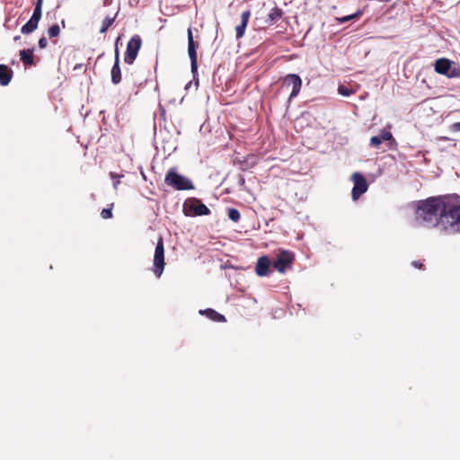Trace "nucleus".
Returning a JSON list of instances; mask_svg holds the SVG:
<instances>
[{
    "mask_svg": "<svg viewBox=\"0 0 460 460\" xmlns=\"http://www.w3.org/2000/svg\"><path fill=\"white\" fill-rule=\"evenodd\" d=\"M20 40V36H15L14 40Z\"/></svg>",
    "mask_w": 460,
    "mask_h": 460,
    "instance_id": "obj_35",
    "label": "nucleus"
},
{
    "mask_svg": "<svg viewBox=\"0 0 460 460\" xmlns=\"http://www.w3.org/2000/svg\"><path fill=\"white\" fill-rule=\"evenodd\" d=\"M42 4L43 0H36L31 17L21 29L22 34H30L38 28L39 22L42 15Z\"/></svg>",
    "mask_w": 460,
    "mask_h": 460,
    "instance_id": "obj_6",
    "label": "nucleus"
},
{
    "mask_svg": "<svg viewBox=\"0 0 460 460\" xmlns=\"http://www.w3.org/2000/svg\"><path fill=\"white\" fill-rule=\"evenodd\" d=\"M47 40L45 37H41L40 40H39V47L40 49H45L47 47Z\"/></svg>",
    "mask_w": 460,
    "mask_h": 460,
    "instance_id": "obj_28",
    "label": "nucleus"
},
{
    "mask_svg": "<svg viewBox=\"0 0 460 460\" xmlns=\"http://www.w3.org/2000/svg\"><path fill=\"white\" fill-rule=\"evenodd\" d=\"M448 196L429 197L416 202L415 224L426 228L441 229L442 215L445 214Z\"/></svg>",
    "mask_w": 460,
    "mask_h": 460,
    "instance_id": "obj_1",
    "label": "nucleus"
},
{
    "mask_svg": "<svg viewBox=\"0 0 460 460\" xmlns=\"http://www.w3.org/2000/svg\"><path fill=\"white\" fill-rule=\"evenodd\" d=\"M59 33H60V28H59L58 24H53L48 30V34H49V38H56L59 35Z\"/></svg>",
    "mask_w": 460,
    "mask_h": 460,
    "instance_id": "obj_24",
    "label": "nucleus"
},
{
    "mask_svg": "<svg viewBox=\"0 0 460 460\" xmlns=\"http://www.w3.org/2000/svg\"><path fill=\"white\" fill-rule=\"evenodd\" d=\"M142 45V40L139 35H134L127 44V49L124 56L125 63L131 65L137 57Z\"/></svg>",
    "mask_w": 460,
    "mask_h": 460,
    "instance_id": "obj_9",
    "label": "nucleus"
},
{
    "mask_svg": "<svg viewBox=\"0 0 460 460\" xmlns=\"http://www.w3.org/2000/svg\"><path fill=\"white\" fill-rule=\"evenodd\" d=\"M351 178L354 182L352 189V199L357 200L363 193L367 190V184L364 176L360 172H354Z\"/></svg>",
    "mask_w": 460,
    "mask_h": 460,
    "instance_id": "obj_10",
    "label": "nucleus"
},
{
    "mask_svg": "<svg viewBox=\"0 0 460 460\" xmlns=\"http://www.w3.org/2000/svg\"><path fill=\"white\" fill-rule=\"evenodd\" d=\"M384 141H389L390 145L395 143L394 138L390 131L385 129L382 130L379 135L374 136L370 138L369 145L371 147L378 148Z\"/></svg>",
    "mask_w": 460,
    "mask_h": 460,
    "instance_id": "obj_12",
    "label": "nucleus"
},
{
    "mask_svg": "<svg viewBox=\"0 0 460 460\" xmlns=\"http://www.w3.org/2000/svg\"><path fill=\"white\" fill-rule=\"evenodd\" d=\"M338 93L342 96L349 97L354 93V91L346 85L341 84L338 87Z\"/></svg>",
    "mask_w": 460,
    "mask_h": 460,
    "instance_id": "obj_23",
    "label": "nucleus"
},
{
    "mask_svg": "<svg viewBox=\"0 0 460 460\" xmlns=\"http://www.w3.org/2000/svg\"><path fill=\"white\" fill-rule=\"evenodd\" d=\"M199 314L206 315L208 319L212 320L213 322H226V318L223 314L217 313V311L211 308L199 310Z\"/></svg>",
    "mask_w": 460,
    "mask_h": 460,
    "instance_id": "obj_18",
    "label": "nucleus"
},
{
    "mask_svg": "<svg viewBox=\"0 0 460 460\" xmlns=\"http://www.w3.org/2000/svg\"><path fill=\"white\" fill-rule=\"evenodd\" d=\"M33 49H22L20 51V58L25 65L33 64Z\"/></svg>",
    "mask_w": 460,
    "mask_h": 460,
    "instance_id": "obj_20",
    "label": "nucleus"
},
{
    "mask_svg": "<svg viewBox=\"0 0 460 460\" xmlns=\"http://www.w3.org/2000/svg\"><path fill=\"white\" fill-rule=\"evenodd\" d=\"M447 77L460 78V66L452 61Z\"/></svg>",
    "mask_w": 460,
    "mask_h": 460,
    "instance_id": "obj_21",
    "label": "nucleus"
},
{
    "mask_svg": "<svg viewBox=\"0 0 460 460\" xmlns=\"http://www.w3.org/2000/svg\"><path fill=\"white\" fill-rule=\"evenodd\" d=\"M119 183V179L114 180V181H113V187H114L115 189H117V188H118Z\"/></svg>",
    "mask_w": 460,
    "mask_h": 460,
    "instance_id": "obj_32",
    "label": "nucleus"
},
{
    "mask_svg": "<svg viewBox=\"0 0 460 460\" xmlns=\"http://www.w3.org/2000/svg\"><path fill=\"white\" fill-rule=\"evenodd\" d=\"M362 14V12L361 11H358L357 13H353V14H349V15H347V16H343V17H341V18H337V20L341 22V23H344V22H347L352 19H355V18H358L359 17L360 15Z\"/></svg>",
    "mask_w": 460,
    "mask_h": 460,
    "instance_id": "obj_25",
    "label": "nucleus"
},
{
    "mask_svg": "<svg viewBox=\"0 0 460 460\" xmlns=\"http://www.w3.org/2000/svg\"><path fill=\"white\" fill-rule=\"evenodd\" d=\"M240 212L238 209L236 208H229L228 210V217L234 221V222H238L239 219H240Z\"/></svg>",
    "mask_w": 460,
    "mask_h": 460,
    "instance_id": "obj_26",
    "label": "nucleus"
},
{
    "mask_svg": "<svg viewBox=\"0 0 460 460\" xmlns=\"http://www.w3.org/2000/svg\"><path fill=\"white\" fill-rule=\"evenodd\" d=\"M154 267L153 271L157 278H160L164 269V247L163 238L160 237L157 241L155 254H154Z\"/></svg>",
    "mask_w": 460,
    "mask_h": 460,
    "instance_id": "obj_7",
    "label": "nucleus"
},
{
    "mask_svg": "<svg viewBox=\"0 0 460 460\" xmlns=\"http://www.w3.org/2000/svg\"><path fill=\"white\" fill-rule=\"evenodd\" d=\"M13 76V71L5 65H0V84L7 85Z\"/></svg>",
    "mask_w": 460,
    "mask_h": 460,
    "instance_id": "obj_17",
    "label": "nucleus"
},
{
    "mask_svg": "<svg viewBox=\"0 0 460 460\" xmlns=\"http://www.w3.org/2000/svg\"><path fill=\"white\" fill-rule=\"evenodd\" d=\"M183 211L186 216L191 217L207 216L210 214V209L196 198L188 199L184 202Z\"/></svg>",
    "mask_w": 460,
    "mask_h": 460,
    "instance_id": "obj_4",
    "label": "nucleus"
},
{
    "mask_svg": "<svg viewBox=\"0 0 460 460\" xmlns=\"http://www.w3.org/2000/svg\"><path fill=\"white\" fill-rule=\"evenodd\" d=\"M101 216L103 219H108L112 217L111 208H103L101 212Z\"/></svg>",
    "mask_w": 460,
    "mask_h": 460,
    "instance_id": "obj_27",
    "label": "nucleus"
},
{
    "mask_svg": "<svg viewBox=\"0 0 460 460\" xmlns=\"http://www.w3.org/2000/svg\"><path fill=\"white\" fill-rule=\"evenodd\" d=\"M111 177L114 180V179H115V177H116L115 173L111 172Z\"/></svg>",
    "mask_w": 460,
    "mask_h": 460,
    "instance_id": "obj_34",
    "label": "nucleus"
},
{
    "mask_svg": "<svg viewBox=\"0 0 460 460\" xmlns=\"http://www.w3.org/2000/svg\"><path fill=\"white\" fill-rule=\"evenodd\" d=\"M411 265L415 268H418V269H421L422 268V264L418 261H414L411 262Z\"/></svg>",
    "mask_w": 460,
    "mask_h": 460,
    "instance_id": "obj_31",
    "label": "nucleus"
},
{
    "mask_svg": "<svg viewBox=\"0 0 460 460\" xmlns=\"http://www.w3.org/2000/svg\"><path fill=\"white\" fill-rule=\"evenodd\" d=\"M251 17V11L245 10L241 14V22L235 27L236 39L239 40L243 37L245 29L247 27L249 19Z\"/></svg>",
    "mask_w": 460,
    "mask_h": 460,
    "instance_id": "obj_14",
    "label": "nucleus"
},
{
    "mask_svg": "<svg viewBox=\"0 0 460 460\" xmlns=\"http://www.w3.org/2000/svg\"><path fill=\"white\" fill-rule=\"evenodd\" d=\"M111 82L114 84H118L121 81V71L119 67V63H114L111 71Z\"/></svg>",
    "mask_w": 460,
    "mask_h": 460,
    "instance_id": "obj_19",
    "label": "nucleus"
},
{
    "mask_svg": "<svg viewBox=\"0 0 460 460\" xmlns=\"http://www.w3.org/2000/svg\"><path fill=\"white\" fill-rule=\"evenodd\" d=\"M114 20H115V17H106L102 22V27H101V30H100V32L101 33H104L107 31V30L112 25V23L114 22Z\"/></svg>",
    "mask_w": 460,
    "mask_h": 460,
    "instance_id": "obj_22",
    "label": "nucleus"
},
{
    "mask_svg": "<svg viewBox=\"0 0 460 460\" xmlns=\"http://www.w3.org/2000/svg\"><path fill=\"white\" fill-rule=\"evenodd\" d=\"M294 261V254L288 251H280L277 259L272 262L274 270L279 273H285L288 269H291Z\"/></svg>",
    "mask_w": 460,
    "mask_h": 460,
    "instance_id": "obj_8",
    "label": "nucleus"
},
{
    "mask_svg": "<svg viewBox=\"0 0 460 460\" xmlns=\"http://www.w3.org/2000/svg\"><path fill=\"white\" fill-rule=\"evenodd\" d=\"M451 62L452 61L447 58H438L435 62V66H434L435 71L439 75H443L447 76L449 67L451 66Z\"/></svg>",
    "mask_w": 460,
    "mask_h": 460,
    "instance_id": "obj_15",
    "label": "nucleus"
},
{
    "mask_svg": "<svg viewBox=\"0 0 460 460\" xmlns=\"http://www.w3.org/2000/svg\"><path fill=\"white\" fill-rule=\"evenodd\" d=\"M197 45L193 40L191 28L188 29V54L190 59V68L195 80V87L198 88L199 80L196 79L198 75V61H197Z\"/></svg>",
    "mask_w": 460,
    "mask_h": 460,
    "instance_id": "obj_5",
    "label": "nucleus"
},
{
    "mask_svg": "<svg viewBox=\"0 0 460 460\" xmlns=\"http://www.w3.org/2000/svg\"><path fill=\"white\" fill-rule=\"evenodd\" d=\"M441 230L448 234L460 233V205L448 196L445 214L442 215Z\"/></svg>",
    "mask_w": 460,
    "mask_h": 460,
    "instance_id": "obj_2",
    "label": "nucleus"
},
{
    "mask_svg": "<svg viewBox=\"0 0 460 460\" xmlns=\"http://www.w3.org/2000/svg\"><path fill=\"white\" fill-rule=\"evenodd\" d=\"M284 84L292 86V91L289 94V100L296 97L300 93L302 87V79L296 74H288L284 78Z\"/></svg>",
    "mask_w": 460,
    "mask_h": 460,
    "instance_id": "obj_11",
    "label": "nucleus"
},
{
    "mask_svg": "<svg viewBox=\"0 0 460 460\" xmlns=\"http://www.w3.org/2000/svg\"><path fill=\"white\" fill-rule=\"evenodd\" d=\"M272 265L268 256H261L258 259L255 271L258 276L264 277L270 272V266Z\"/></svg>",
    "mask_w": 460,
    "mask_h": 460,
    "instance_id": "obj_13",
    "label": "nucleus"
},
{
    "mask_svg": "<svg viewBox=\"0 0 460 460\" xmlns=\"http://www.w3.org/2000/svg\"><path fill=\"white\" fill-rule=\"evenodd\" d=\"M164 183L176 190H188L194 189V184L191 180L180 174L174 167L170 168L166 172Z\"/></svg>",
    "mask_w": 460,
    "mask_h": 460,
    "instance_id": "obj_3",
    "label": "nucleus"
},
{
    "mask_svg": "<svg viewBox=\"0 0 460 460\" xmlns=\"http://www.w3.org/2000/svg\"><path fill=\"white\" fill-rule=\"evenodd\" d=\"M452 131L457 132L460 131V122H455L450 127Z\"/></svg>",
    "mask_w": 460,
    "mask_h": 460,
    "instance_id": "obj_29",
    "label": "nucleus"
},
{
    "mask_svg": "<svg viewBox=\"0 0 460 460\" xmlns=\"http://www.w3.org/2000/svg\"><path fill=\"white\" fill-rule=\"evenodd\" d=\"M192 85V81H190L186 85H185V90H189L190 88V86Z\"/></svg>",
    "mask_w": 460,
    "mask_h": 460,
    "instance_id": "obj_33",
    "label": "nucleus"
},
{
    "mask_svg": "<svg viewBox=\"0 0 460 460\" xmlns=\"http://www.w3.org/2000/svg\"><path fill=\"white\" fill-rule=\"evenodd\" d=\"M114 63H119V48L116 46L115 48V61Z\"/></svg>",
    "mask_w": 460,
    "mask_h": 460,
    "instance_id": "obj_30",
    "label": "nucleus"
},
{
    "mask_svg": "<svg viewBox=\"0 0 460 460\" xmlns=\"http://www.w3.org/2000/svg\"><path fill=\"white\" fill-rule=\"evenodd\" d=\"M282 16H283L282 9H280L279 7L275 5L268 13V17H267V20L265 21V22L268 25H272V24L276 23L277 22H279L282 18Z\"/></svg>",
    "mask_w": 460,
    "mask_h": 460,
    "instance_id": "obj_16",
    "label": "nucleus"
}]
</instances>
